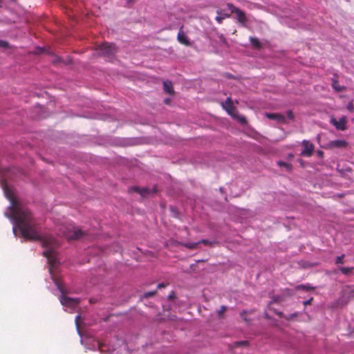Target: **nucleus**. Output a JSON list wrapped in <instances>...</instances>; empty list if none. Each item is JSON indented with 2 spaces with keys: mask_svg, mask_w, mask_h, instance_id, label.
<instances>
[{
  "mask_svg": "<svg viewBox=\"0 0 354 354\" xmlns=\"http://www.w3.org/2000/svg\"><path fill=\"white\" fill-rule=\"evenodd\" d=\"M5 193L10 201V218L14 222L13 232H15L16 229H18L25 239L41 241L42 246L46 248L43 254L48 259L51 278L59 291L64 293L62 283L53 274V268L57 264L55 249L59 246V243L51 236L43 237L40 234L38 224L30 210L24 207L10 191L6 189Z\"/></svg>",
  "mask_w": 354,
  "mask_h": 354,
  "instance_id": "1",
  "label": "nucleus"
},
{
  "mask_svg": "<svg viewBox=\"0 0 354 354\" xmlns=\"http://www.w3.org/2000/svg\"><path fill=\"white\" fill-rule=\"evenodd\" d=\"M68 240H77L85 236V232L76 227H68L60 232Z\"/></svg>",
  "mask_w": 354,
  "mask_h": 354,
  "instance_id": "2",
  "label": "nucleus"
},
{
  "mask_svg": "<svg viewBox=\"0 0 354 354\" xmlns=\"http://www.w3.org/2000/svg\"><path fill=\"white\" fill-rule=\"evenodd\" d=\"M227 7L230 10L231 13H234L236 15V19L239 24L244 26L247 22V17L245 13L239 9V8L234 6L232 3H227Z\"/></svg>",
  "mask_w": 354,
  "mask_h": 354,
  "instance_id": "3",
  "label": "nucleus"
},
{
  "mask_svg": "<svg viewBox=\"0 0 354 354\" xmlns=\"http://www.w3.org/2000/svg\"><path fill=\"white\" fill-rule=\"evenodd\" d=\"M60 302L63 306L69 308H75L80 303V299L77 298H71L69 297L62 295L60 297Z\"/></svg>",
  "mask_w": 354,
  "mask_h": 354,
  "instance_id": "4",
  "label": "nucleus"
},
{
  "mask_svg": "<svg viewBox=\"0 0 354 354\" xmlns=\"http://www.w3.org/2000/svg\"><path fill=\"white\" fill-rule=\"evenodd\" d=\"M223 108L227 113L233 118L236 117L237 113L236 109L233 106L232 101L230 97H227L225 102L222 103Z\"/></svg>",
  "mask_w": 354,
  "mask_h": 354,
  "instance_id": "5",
  "label": "nucleus"
},
{
  "mask_svg": "<svg viewBox=\"0 0 354 354\" xmlns=\"http://www.w3.org/2000/svg\"><path fill=\"white\" fill-rule=\"evenodd\" d=\"M302 145L304 147L303 151L301 152V156L310 157L313 155L315 146L313 143L308 140H303Z\"/></svg>",
  "mask_w": 354,
  "mask_h": 354,
  "instance_id": "6",
  "label": "nucleus"
},
{
  "mask_svg": "<svg viewBox=\"0 0 354 354\" xmlns=\"http://www.w3.org/2000/svg\"><path fill=\"white\" fill-rule=\"evenodd\" d=\"M331 123L335 127V128L337 130L344 131L346 129V120L344 117L340 118L338 121L333 118L331 120Z\"/></svg>",
  "mask_w": 354,
  "mask_h": 354,
  "instance_id": "7",
  "label": "nucleus"
},
{
  "mask_svg": "<svg viewBox=\"0 0 354 354\" xmlns=\"http://www.w3.org/2000/svg\"><path fill=\"white\" fill-rule=\"evenodd\" d=\"M271 304H272V302H270V303L269 304V305H268V310H269L272 311L274 314H276V315H278L279 317H284V318H285L286 319H287V320H290V319H292V318H294V317H297V313H293V314H291V315H288V316H285L282 312H281V311H278V310H277L276 309L272 308L271 307Z\"/></svg>",
  "mask_w": 354,
  "mask_h": 354,
  "instance_id": "8",
  "label": "nucleus"
},
{
  "mask_svg": "<svg viewBox=\"0 0 354 354\" xmlns=\"http://www.w3.org/2000/svg\"><path fill=\"white\" fill-rule=\"evenodd\" d=\"M348 143L344 140H336L330 141L328 143L330 148H344L347 146Z\"/></svg>",
  "mask_w": 354,
  "mask_h": 354,
  "instance_id": "9",
  "label": "nucleus"
},
{
  "mask_svg": "<svg viewBox=\"0 0 354 354\" xmlns=\"http://www.w3.org/2000/svg\"><path fill=\"white\" fill-rule=\"evenodd\" d=\"M266 116L270 120H275L279 122H285V116L279 113H266Z\"/></svg>",
  "mask_w": 354,
  "mask_h": 354,
  "instance_id": "10",
  "label": "nucleus"
},
{
  "mask_svg": "<svg viewBox=\"0 0 354 354\" xmlns=\"http://www.w3.org/2000/svg\"><path fill=\"white\" fill-rule=\"evenodd\" d=\"M177 38L179 43L182 44H189L186 34L182 30H179Z\"/></svg>",
  "mask_w": 354,
  "mask_h": 354,
  "instance_id": "11",
  "label": "nucleus"
},
{
  "mask_svg": "<svg viewBox=\"0 0 354 354\" xmlns=\"http://www.w3.org/2000/svg\"><path fill=\"white\" fill-rule=\"evenodd\" d=\"M164 91L165 93L172 95L174 93L173 84L170 81H165L163 82Z\"/></svg>",
  "mask_w": 354,
  "mask_h": 354,
  "instance_id": "12",
  "label": "nucleus"
},
{
  "mask_svg": "<svg viewBox=\"0 0 354 354\" xmlns=\"http://www.w3.org/2000/svg\"><path fill=\"white\" fill-rule=\"evenodd\" d=\"M332 87L337 92H341L346 90V87L339 85L338 81L335 79L332 80Z\"/></svg>",
  "mask_w": 354,
  "mask_h": 354,
  "instance_id": "13",
  "label": "nucleus"
},
{
  "mask_svg": "<svg viewBox=\"0 0 354 354\" xmlns=\"http://www.w3.org/2000/svg\"><path fill=\"white\" fill-rule=\"evenodd\" d=\"M183 246L189 249V250H195L197 248L198 245V242H193V243H180Z\"/></svg>",
  "mask_w": 354,
  "mask_h": 354,
  "instance_id": "14",
  "label": "nucleus"
},
{
  "mask_svg": "<svg viewBox=\"0 0 354 354\" xmlns=\"http://www.w3.org/2000/svg\"><path fill=\"white\" fill-rule=\"evenodd\" d=\"M132 189L139 193L142 196H146L149 193V190L146 188L140 189L138 187H134L132 188Z\"/></svg>",
  "mask_w": 354,
  "mask_h": 354,
  "instance_id": "15",
  "label": "nucleus"
},
{
  "mask_svg": "<svg viewBox=\"0 0 354 354\" xmlns=\"http://www.w3.org/2000/svg\"><path fill=\"white\" fill-rule=\"evenodd\" d=\"M198 245L200 243H203V244H204L205 245H208V246H214V245L218 243V242L216 241H210L207 239H202V240L198 241Z\"/></svg>",
  "mask_w": 354,
  "mask_h": 354,
  "instance_id": "16",
  "label": "nucleus"
},
{
  "mask_svg": "<svg viewBox=\"0 0 354 354\" xmlns=\"http://www.w3.org/2000/svg\"><path fill=\"white\" fill-rule=\"evenodd\" d=\"M277 165L280 167H283L286 169L287 171H290L292 169V165L283 162V161H278Z\"/></svg>",
  "mask_w": 354,
  "mask_h": 354,
  "instance_id": "17",
  "label": "nucleus"
},
{
  "mask_svg": "<svg viewBox=\"0 0 354 354\" xmlns=\"http://www.w3.org/2000/svg\"><path fill=\"white\" fill-rule=\"evenodd\" d=\"M354 268H346V267H341L339 268V270L343 273L344 274H348Z\"/></svg>",
  "mask_w": 354,
  "mask_h": 354,
  "instance_id": "18",
  "label": "nucleus"
},
{
  "mask_svg": "<svg viewBox=\"0 0 354 354\" xmlns=\"http://www.w3.org/2000/svg\"><path fill=\"white\" fill-rule=\"evenodd\" d=\"M226 310H227V308L225 306H222L220 308V309L218 310V313H217L219 318H222L223 317V314L225 313Z\"/></svg>",
  "mask_w": 354,
  "mask_h": 354,
  "instance_id": "19",
  "label": "nucleus"
},
{
  "mask_svg": "<svg viewBox=\"0 0 354 354\" xmlns=\"http://www.w3.org/2000/svg\"><path fill=\"white\" fill-rule=\"evenodd\" d=\"M236 118H237L239 120V121L242 124H245L247 123V120L245 118V117L243 116V115H238L237 113H236Z\"/></svg>",
  "mask_w": 354,
  "mask_h": 354,
  "instance_id": "20",
  "label": "nucleus"
},
{
  "mask_svg": "<svg viewBox=\"0 0 354 354\" xmlns=\"http://www.w3.org/2000/svg\"><path fill=\"white\" fill-rule=\"evenodd\" d=\"M248 312L246 311V310H243L241 313V318L246 322H250V319H248L247 316H248Z\"/></svg>",
  "mask_w": 354,
  "mask_h": 354,
  "instance_id": "21",
  "label": "nucleus"
},
{
  "mask_svg": "<svg viewBox=\"0 0 354 354\" xmlns=\"http://www.w3.org/2000/svg\"><path fill=\"white\" fill-rule=\"evenodd\" d=\"M298 289H302L304 290H313L314 288L307 285H300L298 286Z\"/></svg>",
  "mask_w": 354,
  "mask_h": 354,
  "instance_id": "22",
  "label": "nucleus"
},
{
  "mask_svg": "<svg viewBox=\"0 0 354 354\" xmlns=\"http://www.w3.org/2000/svg\"><path fill=\"white\" fill-rule=\"evenodd\" d=\"M156 293V291L154 290V291H149V292H145L144 294V297L145 298H149V297H153V295H155Z\"/></svg>",
  "mask_w": 354,
  "mask_h": 354,
  "instance_id": "23",
  "label": "nucleus"
},
{
  "mask_svg": "<svg viewBox=\"0 0 354 354\" xmlns=\"http://www.w3.org/2000/svg\"><path fill=\"white\" fill-rule=\"evenodd\" d=\"M217 13H218V16H217V17H216V21L218 24H221V23L223 22V19H224V17H223V16L220 15H221V12H220L219 11H217Z\"/></svg>",
  "mask_w": 354,
  "mask_h": 354,
  "instance_id": "24",
  "label": "nucleus"
},
{
  "mask_svg": "<svg viewBox=\"0 0 354 354\" xmlns=\"http://www.w3.org/2000/svg\"><path fill=\"white\" fill-rule=\"evenodd\" d=\"M344 257V255H342V256H339V257H337L336 258V261H335V263L336 264H342L343 263V259Z\"/></svg>",
  "mask_w": 354,
  "mask_h": 354,
  "instance_id": "25",
  "label": "nucleus"
},
{
  "mask_svg": "<svg viewBox=\"0 0 354 354\" xmlns=\"http://www.w3.org/2000/svg\"><path fill=\"white\" fill-rule=\"evenodd\" d=\"M347 109L351 111V112H353L354 111V104H353V101L350 102L348 105H347Z\"/></svg>",
  "mask_w": 354,
  "mask_h": 354,
  "instance_id": "26",
  "label": "nucleus"
},
{
  "mask_svg": "<svg viewBox=\"0 0 354 354\" xmlns=\"http://www.w3.org/2000/svg\"><path fill=\"white\" fill-rule=\"evenodd\" d=\"M250 42H251V44H254V45H256V44H261L258 40L257 38H255V37H250Z\"/></svg>",
  "mask_w": 354,
  "mask_h": 354,
  "instance_id": "27",
  "label": "nucleus"
},
{
  "mask_svg": "<svg viewBox=\"0 0 354 354\" xmlns=\"http://www.w3.org/2000/svg\"><path fill=\"white\" fill-rule=\"evenodd\" d=\"M100 47V50L101 51H103V50H109L110 48L111 47V46H104V45H102V46H98Z\"/></svg>",
  "mask_w": 354,
  "mask_h": 354,
  "instance_id": "28",
  "label": "nucleus"
},
{
  "mask_svg": "<svg viewBox=\"0 0 354 354\" xmlns=\"http://www.w3.org/2000/svg\"><path fill=\"white\" fill-rule=\"evenodd\" d=\"M287 116L290 120H293L294 119V114H293L292 111H288L287 112Z\"/></svg>",
  "mask_w": 354,
  "mask_h": 354,
  "instance_id": "29",
  "label": "nucleus"
},
{
  "mask_svg": "<svg viewBox=\"0 0 354 354\" xmlns=\"http://www.w3.org/2000/svg\"><path fill=\"white\" fill-rule=\"evenodd\" d=\"M312 301H313V298H310L308 300L304 301L303 304L304 306L310 305V304H311Z\"/></svg>",
  "mask_w": 354,
  "mask_h": 354,
  "instance_id": "30",
  "label": "nucleus"
},
{
  "mask_svg": "<svg viewBox=\"0 0 354 354\" xmlns=\"http://www.w3.org/2000/svg\"><path fill=\"white\" fill-rule=\"evenodd\" d=\"M317 154L318 157H319V158H322L324 156V152L320 150H318L317 151Z\"/></svg>",
  "mask_w": 354,
  "mask_h": 354,
  "instance_id": "31",
  "label": "nucleus"
},
{
  "mask_svg": "<svg viewBox=\"0 0 354 354\" xmlns=\"http://www.w3.org/2000/svg\"><path fill=\"white\" fill-rule=\"evenodd\" d=\"M165 287H166V284H165V283H159V284L158 285V287H157V288H158V289H160V288H165Z\"/></svg>",
  "mask_w": 354,
  "mask_h": 354,
  "instance_id": "32",
  "label": "nucleus"
},
{
  "mask_svg": "<svg viewBox=\"0 0 354 354\" xmlns=\"http://www.w3.org/2000/svg\"><path fill=\"white\" fill-rule=\"evenodd\" d=\"M80 318V316H79V315L76 316V317H75V322H76L77 326H78V319Z\"/></svg>",
  "mask_w": 354,
  "mask_h": 354,
  "instance_id": "33",
  "label": "nucleus"
},
{
  "mask_svg": "<svg viewBox=\"0 0 354 354\" xmlns=\"http://www.w3.org/2000/svg\"><path fill=\"white\" fill-rule=\"evenodd\" d=\"M223 17H224V19L229 18L230 17V14H224Z\"/></svg>",
  "mask_w": 354,
  "mask_h": 354,
  "instance_id": "34",
  "label": "nucleus"
},
{
  "mask_svg": "<svg viewBox=\"0 0 354 354\" xmlns=\"http://www.w3.org/2000/svg\"><path fill=\"white\" fill-rule=\"evenodd\" d=\"M174 297V293L172 292L169 295V299H173Z\"/></svg>",
  "mask_w": 354,
  "mask_h": 354,
  "instance_id": "35",
  "label": "nucleus"
},
{
  "mask_svg": "<svg viewBox=\"0 0 354 354\" xmlns=\"http://www.w3.org/2000/svg\"><path fill=\"white\" fill-rule=\"evenodd\" d=\"M0 44H1V45H3V44H8L7 42H6V41H1V40H0Z\"/></svg>",
  "mask_w": 354,
  "mask_h": 354,
  "instance_id": "36",
  "label": "nucleus"
},
{
  "mask_svg": "<svg viewBox=\"0 0 354 354\" xmlns=\"http://www.w3.org/2000/svg\"><path fill=\"white\" fill-rule=\"evenodd\" d=\"M265 317H266V318H268V319H270V316H269V315H268V313L267 312H266V313H265Z\"/></svg>",
  "mask_w": 354,
  "mask_h": 354,
  "instance_id": "37",
  "label": "nucleus"
},
{
  "mask_svg": "<svg viewBox=\"0 0 354 354\" xmlns=\"http://www.w3.org/2000/svg\"><path fill=\"white\" fill-rule=\"evenodd\" d=\"M239 344H247V342H239Z\"/></svg>",
  "mask_w": 354,
  "mask_h": 354,
  "instance_id": "38",
  "label": "nucleus"
},
{
  "mask_svg": "<svg viewBox=\"0 0 354 354\" xmlns=\"http://www.w3.org/2000/svg\"><path fill=\"white\" fill-rule=\"evenodd\" d=\"M169 102V99H166V100H165V104H168Z\"/></svg>",
  "mask_w": 354,
  "mask_h": 354,
  "instance_id": "39",
  "label": "nucleus"
},
{
  "mask_svg": "<svg viewBox=\"0 0 354 354\" xmlns=\"http://www.w3.org/2000/svg\"><path fill=\"white\" fill-rule=\"evenodd\" d=\"M99 349H100L101 351H102V346H101V344H99Z\"/></svg>",
  "mask_w": 354,
  "mask_h": 354,
  "instance_id": "40",
  "label": "nucleus"
},
{
  "mask_svg": "<svg viewBox=\"0 0 354 354\" xmlns=\"http://www.w3.org/2000/svg\"><path fill=\"white\" fill-rule=\"evenodd\" d=\"M254 46L256 47L257 48H259L261 46L257 45V46Z\"/></svg>",
  "mask_w": 354,
  "mask_h": 354,
  "instance_id": "41",
  "label": "nucleus"
},
{
  "mask_svg": "<svg viewBox=\"0 0 354 354\" xmlns=\"http://www.w3.org/2000/svg\"><path fill=\"white\" fill-rule=\"evenodd\" d=\"M2 47H8L9 46H6V45H3V46H1Z\"/></svg>",
  "mask_w": 354,
  "mask_h": 354,
  "instance_id": "42",
  "label": "nucleus"
},
{
  "mask_svg": "<svg viewBox=\"0 0 354 354\" xmlns=\"http://www.w3.org/2000/svg\"><path fill=\"white\" fill-rule=\"evenodd\" d=\"M102 44L105 45V44H109L108 43H102Z\"/></svg>",
  "mask_w": 354,
  "mask_h": 354,
  "instance_id": "43",
  "label": "nucleus"
},
{
  "mask_svg": "<svg viewBox=\"0 0 354 354\" xmlns=\"http://www.w3.org/2000/svg\"><path fill=\"white\" fill-rule=\"evenodd\" d=\"M353 120H354V118H353Z\"/></svg>",
  "mask_w": 354,
  "mask_h": 354,
  "instance_id": "44",
  "label": "nucleus"
}]
</instances>
